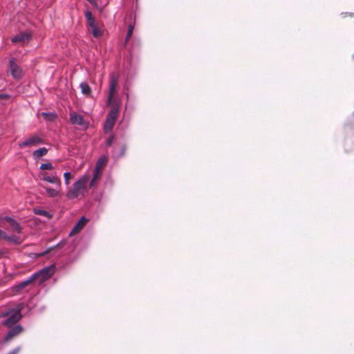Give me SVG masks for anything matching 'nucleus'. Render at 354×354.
Segmentation results:
<instances>
[{"mask_svg": "<svg viewBox=\"0 0 354 354\" xmlns=\"http://www.w3.org/2000/svg\"><path fill=\"white\" fill-rule=\"evenodd\" d=\"M88 180V174H86L80 176L67 191L66 197L68 199H75L80 196H84L87 191L86 185Z\"/></svg>", "mask_w": 354, "mask_h": 354, "instance_id": "obj_1", "label": "nucleus"}, {"mask_svg": "<svg viewBox=\"0 0 354 354\" xmlns=\"http://www.w3.org/2000/svg\"><path fill=\"white\" fill-rule=\"evenodd\" d=\"M55 272V265L52 264L45 267L37 273L32 274L34 279H39V283L41 284L44 281L50 279Z\"/></svg>", "mask_w": 354, "mask_h": 354, "instance_id": "obj_2", "label": "nucleus"}, {"mask_svg": "<svg viewBox=\"0 0 354 354\" xmlns=\"http://www.w3.org/2000/svg\"><path fill=\"white\" fill-rule=\"evenodd\" d=\"M9 71L12 78L17 81L22 79L24 75L22 67L15 58H12L9 61Z\"/></svg>", "mask_w": 354, "mask_h": 354, "instance_id": "obj_3", "label": "nucleus"}, {"mask_svg": "<svg viewBox=\"0 0 354 354\" xmlns=\"http://www.w3.org/2000/svg\"><path fill=\"white\" fill-rule=\"evenodd\" d=\"M2 316L8 317V318L3 322V325L7 326L8 328H11L21 318V315L19 310H11L7 313H3Z\"/></svg>", "mask_w": 354, "mask_h": 354, "instance_id": "obj_4", "label": "nucleus"}, {"mask_svg": "<svg viewBox=\"0 0 354 354\" xmlns=\"http://www.w3.org/2000/svg\"><path fill=\"white\" fill-rule=\"evenodd\" d=\"M32 36L30 31L20 32L11 38V41L14 44L24 45L32 39Z\"/></svg>", "mask_w": 354, "mask_h": 354, "instance_id": "obj_5", "label": "nucleus"}, {"mask_svg": "<svg viewBox=\"0 0 354 354\" xmlns=\"http://www.w3.org/2000/svg\"><path fill=\"white\" fill-rule=\"evenodd\" d=\"M43 143V140L37 135H32L24 141L19 143V148L37 146Z\"/></svg>", "mask_w": 354, "mask_h": 354, "instance_id": "obj_6", "label": "nucleus"}, {"mask_svg": "<svg viewBox=\"0 0 354 354\" xmlns=\"http://www.w3.org/2000/svg\"><path fill=\"white\" fill-rule=\"evenodd\" d=\"M118 84V76L115 74H111L110 76V82H109V91L107 104L110 105L112 103L114 95L116 91Z\"/></svg>", "mask_w": 354, "mask_h": 354, "instance_id": "obj_7", "label": "nucleus"}, {"mask_svg": "<svg viewBox=\"0 0 354 354\" xmlns=\"http://www.w3.org/2000/svg\"><path fill=\"white\" fill-rule=\"evenodd\" d=\"M88 220L84 216H82L78 222L75 224V225L73 227L71 232L69 235L72 236L73 234L79 233L83 227L86 225Z\"/></svg>", "mask_w": 354, "mask_h": 354, "instance_id": "obj_8", "label": "nucleus"}, {"mask_svg": "<svg viewBox=\"0 0 354 354\" xmlns=\"http://www.w3.org/2000/svg\"><path fill=\"white\" fill-rule=\"evenodd\" d=\"M23 328L20 325L15 326L13 328H12L6 335L5 341L8 342L12 339L15 336L19 335L23 331Z\"/></svg>", "mask_w": 354, "mask_h": 354, "instance_id": "obj_9", "label": "nucleus"}, {"mask_svg": "<svg viewBox=\"0 0 354 354\" xmlns=\"http://www.w3.org/2000/svg\"><path fill=\"white\" fill-rule=\"evenodd\" d=\"M70 121L73 124H77L80 126H85V122L82 115H79L75 112L70 113Z\"/></svg>", "mask_w": 354, "mask_h": 354, "instance_id": "obj_10", "label": "nucleus"}, {"mask_svg": "<svg viewBox=\"0 0 354 354\" xmlns=\"http://www.w3.org/2000/svg\"><path fill=\"white\" fill-rule=\"evenodd\" d=\"M102 175V171L94 169L93 176L89 183V187H93L96 185L97 181L100 180Z\"/></svg>", "mask_w": 354, "mask_h": 354, "instance_id": "obj_11", "label": "nucleus"}, {"mask_svg": "<svg viewBox=\"0 0 354 354\" xmlns=\"http://www.w3.org/2000/svg\"><path fill=\"white\" fill-rule=\"evenodd\" d=\"M41 179L44 181L57 185V187L59 188H60L61 187L60 180L56 176H49L44 175Z\"/></svg>", "mask_w": 354, "mask_h": 354, "instance_id": "obj_12", "label": "nucleus"}, {"mask_svg": "<svg viewBox=\"0 0 354 354\" xmlns=\"http://www.w3.org/2000/svg\"><path fill=\"white\" fill-rule=\"evenodd\" d=\"M47 153H48V149L45 147H41L37 150H35L32 153V156H33L34 159L37 160V159L40 158L42 156H46L47 154Z\"/></svg>", "mask_w": 354, "mask_h": 354, "instance_id": "obj_13", "label": "nucleus"}, {"mask_svg": "<svg viewBox=\"0 0 354 354\" xmlns=\"http://www.w3.org/2000/svg\"><path fill=\"white\" fill-rule=\"evenodd\" d=\"M107 162V158L105 156L100 157L96 162L95 169L102 171V169Z\"/></svg>", "mask_w": 354, "mask_h": 354, "instance_id": "obj_14", "label": "nucleus"}, {"mask_svg": "<svg viewBox=\"0 0 354 354\" xmlns=\"http://www.w3.org/2000/svg\"><path fill=\"white\" fill-rule=\"evenodd\" d=\"M115 120H111V119H109V118H106V121H105V123L104 124V131L105 133H109L110 132L114 124H115Z\"/></svg>", "mask_w": 354, "mask_h": 354, "instance_id": "obj_15", "label": "nucleus"}, {"mask_svg": "<svg viewBox=\"0 0 354 354\" xmlns=\"http://www.w3.org/2000/svg\"><path fill=\"white\" fill-rule=\"evenodd\" d=\"M34 281H35L34 277H32V275L28 279H26V280L19 283V284H17L15 286V288L17 289V290H21V289L24 288L26 286H27L28 285H29L30 283H31Z\"/></svg>", "mask_w": 354, "mask_h": 354, "instance_id": "obj_16", "label": "nucleus"}, {"mask_svg": "<svg viewBox=\"0 0 354 354\" xmlns=\"http://www.w3.org/2000/svg\"><path fill=\"white\" fill-rule=\"evenodd\" d=\"M82 93L86 96H90L91 93V89L88 84L86 82H82L80 85Z\"/></svg>", "mask_w": 354, "mask_h": 354, "instance_id": "obj_17", "label": "nucleus"}, {"mask_svg": "<svg viewBox=\"0 0 354 354\" xmlns=\"http://www.w3.org/2000/svg\"><path fill=\"white\" fill-rule=\"evenodd\" d=\"M85 17L86 19L88 24L91 26H94L95 24V18L91 11H86L85 12Z\"/></svg>", "mask_w": 354, "mask_h": 354, "instance_id": "obj_18", "label": "nucleus"}, {"mask_svg": "<svg viewBox=\"0 0 354 354\" xmlns=\"http://www.w3.org/2000/svg\"><path fill=\"white\" fill-rule=\"evenodd\" d=\"M41 115L47 121H54L56 118H57V115L55 113H46V112H42L41 113Z\"/></svg>", "mask_w": 354, "mask_h": 354, "instance_id": "obj_19", "label": "nucleus"}, {"mask_svg": "<svg viewBox=\"0 0 354 354\" xmlns=\"http://www.w3.org/2000/svg\"><path fill=\"white\" fill-rule=\"evenodd\" d=\"M46 192L49 197H56L59 196V191L57 189H53L50 187H46Z\"/></svg>", "mask_w": 354, "mask_h": 354, "instance_id": "obj_20", "label": "nucleus"}, {"mask_svg": "<svg viewBox=\"0 0 354 354\" xmlns=\"http://www.w3.org/2000/svg\"><path fill=\"white\" fill-rule=\"evenodd\" d=\"M118 114V109L117 107H113L109 111L107 118L113 120H116Z\"/></svg>", "mask_w": 354, "mask_h": 354, "instance_id": "obj_21", "label": "nucleus"}, {"mask_svg": "<svg viewBox=\"0 0 354 354\" xmlns=\"http://www.w3.org/2000/svg\"><path fill=\"white\" fill-rule=\"evenodd\" d=\"M10 225L13 231L16 232L18 234L21 233L22 227L16 220H14Z\"/></svg>", "mask_w": 354, "mask_h": 354, "instance_id": "obj_22", "label": "nucleus"}, {"mask_svg": "<svg viewBox=\"0 0 354 354\" xmlns=\"http://www.w3.org/2000/svg\"><path fill=\"white\" fill-rule=\"evenodd\" d=\"M6 240L16 244H20L21 243L20 239L14 235H8V238H6Z\"/></svg>", "mask_w": 354, "mask_h": 354, "instance_id": "obj_23", "label": "nucleus"}, {"mask_svg": "<svg viewBox=\"0 0 354 354\" xmlns=\"http://www.w3.org/2000/svg\"><path fill=\"white\" fill-rule=\"evenodd\" d=\"M91 27L92 28V34L94 37H97L101 35V32L96 24H95L94 26H91Z\"/></svg>", "mask_w": 354, "mask_h": 354, "instance_id": "obj_24", "label": "nucleus"}, {"mask_svg": "<svg viewBox=\"0 0 354 354\" xmlns=\"http://www.w3.org/2000/svg\"><path fill=\"white\" fill-rule=\"evenodd\" d=\"M133 31V26L129 25L128 27V30H127V33L126 38H125V43H127L131 37Z\"/></svg>", "mask_w": 354, "mask_h": 354, "instance_id": "obj_25", "label": "nucleus"}, {"mask_svg": "<svg viewBox=\"0 0 354 354\" xmlns=\"http://www.w3.org/2000/svg\"><path fill=\"white\" fill-rule=\"evenodd\" d=\"M40 169L41 170H46V169H48V170H51L53 169L54 167L53 166V165L50 163V162H46V163H42L41 165H40Z\"/></svg>", "mask_w": 354, "mask_h": 354, "instance_id": "obj_26", "label": "nucleus"}, {"mask_svg": "<svg viewBox=\"0 0 354 354\" xmlns=\"http://www.w3.org/2000/svg\"><path fill=\"white\" fill-rule=\"evenodd\" d=\"M35 213L37 215H41V216H44L46 217H48V218H50V214L45 211V210H42V209H35L34 210Z\"/></svg>", "mask_w": 354, "mask_h": 354, "instance_id": "obj_27", "label": "nucleus"}, {"mask_svg": "<svg viewBox=\"0 0 354 354\" xmlns=\"http://www.w3.org/2000/svg\"><path fill=\"white\" fill-rule=\"evenodd\" d=\"M64 178L65 180V184L68 185L70 183V180L72 178V176L71 172L67 171L64 174Z\"/></svg>", "mask_w": 354, "mask_h": 354, "instance_id": "obj_28", "label": "nucleus"}, {"mask_svg": "<svg viewBox=\"0 0 354 354\" xmlns=\"http://www.w3.org/2000/svg\"><path fill=\"white\" fill-rule=\"evenodd\" d=\"M10 98V95L7 93H0V100H6Z\"/></svg>", "mask_w": 354, "mask_h": 354, "instance_id": "obj_29", "label": "nucleus"}, {"mask_svg": "<svg viewBox=\"0 0 354 354\" xmlns=\"http://www.w3.org/2000/svg\"><path fill=\"white\" fill-rule=\"evenodd\" d=\"M8 238V234L0 229V239L6 240Z\"/></svg>", "mask_w": 354, "mask_h": 354, "instance_id": "obj_30", "label": "nucleus"}, {"mask_svg": "<svg viewBox=\"0 0 354 354\" xmlns=\"http://www.w3.org/2000/svg\"><path fill=\"white\" fill-rule=\"evenodd\" d=\"M114 140V136H111L107 140H106V145L107 146H111V145L112 144L113 141Z\"/></svg>", "mask_w": 354, "mask_h": 354, "instance_id": "obj_31", "label": "nucleus"}, {"mask_svg": "<svg viewBox=\"0 0 354 354\" xmlns=\"http://www.w3.org/2000/svg\"><path fill=\"white\" fill-rule=\"evenodd\" d=\"M21 350L20 347H17L15 349H13L12 351L8 353V354H17Z\"/></svg>", "mask_w": 354, "mask_h": 354, "instance_id": "obj_32", "label": "nucleus"}, {"mask_svg": "<svg viewBox=\"0 0 354 354\" xmlns=\"http://www.w3.org/2000/svg\"><path fill=\"white\" fill-rule=\"evenodd\" d=\"M2 220L6 221L10 224L15 219L9 216H5Z\"/></svg>", "mask_w": 354, "mask_h": 354, "instance_id": "obj_33", "label": "nucleus"}, {"mask_svg": "<svg viewBox=\"0 0 354 354\" xmlns=\"http://www.w3.org/2000/svg\"><path fill=\"white\" fill-rule=\"evenodd\" d=\"M50 249H48V250H46L45 252H42V253H41V254H39L37 256H38V257H42V256L45 255V254H47L48 253H49V252H50Z\"/></svg>", "mask_w": 354, "mask_h": 354, "instance_id": "obj_34", "label": "nucleus"}]
</instances>
